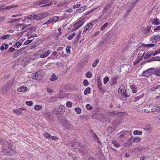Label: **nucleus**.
I'll return each mask as SVG.
<instances>
[{"label":"nucleus","instance_id":"1","mask_svg":"<svg viewBox=\"0 0 160 160\" xmlns=\"http://www.w3.org/2000/svg\"><path fill=\"white\" fill-rule=\"evenodd\" d=\"M2 140H0V142H1V145L2 150L6 154L9 153L10 155H12L15 153V151L13 150H11L10 147H9V143L6 141L4 140L2 143Z\"/></svg>","mask_w":160,"mask_h":160},{"label":"nucleus","instance_id":"2","mask_svg":"<svg viewBox=\"0 0 160 160\" xmlns=\"http://www.w3.org/2000/svg\"><path fill=\"white\" fill-rule=\"evenodd\" d=\"M65 107L63 105H60L58 108H55L53 110V112L56 114H61L65 111Z\"/></svg>","mask_w":160,"mask_h":160},{"label":"nucleus","instance_id":"3","mask_svg":"<svg viewBox=\"0 0 160 160\" xmlns=\"http://www.w3.org/2000/svg\"><path fill=\"white\" fill-rule=\"evenodd\" d=\"M111 6L112 5L111 3H108L105 7L104 9L102 11V13L101 14V15L99 16V18H101L102 16H103L104 13L108 11L109 9L111 8Z\"/></svg>","mask_w":160,"mask_h":160},{"label":"nucleus","instance_id":"4","mask_svg":"<svg viewBox=\"0 0 160 160\" xmlns=\"http://www.w3.org/2000/svg\"><path fill=\"white\" fill-rule=\"evenodd\" d=\"M150 40L153 43H156L160 40V35H155L152 36L150 38Z\"/></svg>","mask_w":160,"mask_h":160},{"label":"nucleus","instance_id":"5","mask_svg":"<svg viewBox=\"0 0 160 160\" xmlns=\"http://www.w3.org/2000/svg\"><path fill=\"white\" fill-rule=\"evenodd\" d=\"M48 15L47 13H40L37 15H35V20H38L43 18H44Z\"/></svg>","mask_w":160,"mask_h":160},{"label":"nucleus","instance_id":"6","mask_svg":"<svg viewBox=\"0 0 160 160\" xmlns=\"http://www.w3.org/2000/svg\"><path fill=\"white\" fill-rule=\"evenodd\" d=\"M85 22L83 20H81L78 21L74 24V30H76L80 28L84 23Z\"/></svg>","mask_w":160,"mask_h":160},{"label":"nucleus","instance_id":"7","mask_svg":"<svg viewBox=\"0 0 160 160\" xmlns=\"http://www.w3.org/2000/svg\"><path fill=\"white\" fill-rule=\"evenodd\" d=\"M12 84L9 82L7 83L6 84L2 89V91L3 93L5 92L12 86Z\"/></svg>","mask_w":160,"mask_h":160},{"label":"nucleus","instance_id":"8","mask_svg":"<svg viewBox=\"0 0 160 160\" xmlns=\"http://www.w3.org/2000/svg\"><path fill=\"white\" fill-rule=\"evenodd\" d=\"M151 20L152 24L153 25H158L160 24V21L157 18H154L153 19L152 18V20L151 19Z\"/></svg>","mask_w":160,"mask_h":160},{"label":"nucleus","instance_id":"9","mask_svg":"<svg viewBox=\"0 0 160 160\" xmlns=\"http://www.w3.org/2000/svg\"><path fill=\"white\" fill-rule=\"evenodd\" d=\"M58 19V17L54 16L50 18L49 20H48L47 22V23L48 24L50 22H55L57 21Z\"/></svg>","mask_w":160,"mask_h":160},{"label":"nucleus","instance_id":"10","mask_svg":"<svg viewBox=\"0 0 160 160\" xmlns=\"http://www.w3.org/2000/svg\"><path fill=\"white\" fill-rule=\"evenodd\" d=\"M87 9L86 7H82L79 9L77 10L74 12L75 14H77L78 12L81 13Z\"/></svg>","mask_w":160,"mask_h":160},{"label":"nucleus","instance_id":"11","mask_svg":"<svg viewBox=\"0 0 160 160\" xmlns=\"http://www.w3.org/2000/svg\"><path fill=\"white\" fill-rule=\"evenodd\" d=\"M28 89V88L24 86H22L18 89V91L19 92H26Z\"/></svg>","mask_w":160,"mask_h":160},{"label":"nucleus","instance_id":"12","mask_svg":"<svg viewBox=\"0 0 160 160\" xmlns=\"http://www.w3.org/2000/svg\"><path fill=\"white\" fill-rule=\"evenodd\" d=\"M125 86L124 85H122L119 87L118 92L119 94H122L125 91Z\"/></svg>","mask_w":160,"mask_h":160},{"label":"nucleus","instance_id":"13","mask_svg":"<svg viewBox=\"0 0 160 160\" xmlns=\"http://www.w3.org/2000/svg\"><path fill=\"white\" fill-rule=\"evenodd\" d=\"M50 52L49 50H47L44 53L41 54L40 57L41 58H44L48 56L50 54Z\"/></svg>","mask_w":160,"mask_h":160},{"label":"nucleus","instance_id":"14","mask_svg":"<svg viewBox=\"0 0 160 160\" xmlns=\"http://www.w3.org/2000/svg\"><path fill=\"white\" fill-rule=\"evenodd\" d=\"M154 74L157 76L160 77V68H155L154 71Z\"/></svg>","mask_w":160,"mask_h":160},{"label":"nucleus","instance_id":"15","mask_svg":"<svg viewBox=\"0 0 160 160\" xmlns=\"http://www.w3.org/2000/svg\"><path fill=\"white\" fill-rule=\"evenodd\" d=\"M118 79V78L117 76H113L111 79L112 84V85H114L116 83Z\"/></svg>","mask_w":160,"mask_h":160},{"label":"nucleus","instance_id":"16","mask_svg":"<svg viewBox=\"0 0 160 160\" xmlns=\"http://www.w3.org/2000/svg\"><path fill=\"white\" fill-rule=\"evenodd\" d=\"M93 24L92 23H88L87 24V25L84 27L89 32H90V30L91 28L93 27Z\"/></svg>","mask_w":160,"mask_h":160},{"label":"nucleus","instance_id":"17","mask_svg":"<svg viewBox=\"0 0 160 160\" xmlns=\"http://www.w3.org/2000/svg\"><path fill=\"white\" fill-rule=\"evenodd\" d=\"M9 45L8 44H2L0 47V50L1 51L6 50L8 48Z\"/></svg>","mask_w":160,"mask_h":160},{"label":"nucleus","instance_id":"18","mask_svg":"<svg viewBox=\"0 0 160 160\" xmlns=\"http://www.w3.org/2000/svg\"><path fill=\"white\" fill-rule=\"evenodd\" d=\"M58 77L56 75L53 74L51 76V78L50 79V80L51 82H53L55 81L58 79Z\"/></svg>","mask_w":160,"mask_h":160},{"label":"nucleus","instance_id":"19","mask_svg":"<svg viewBox=\"0 0 160 160\" xmlns=\"http://www.w3.org/2000/svg\"><path fill=\"white\" fill-rule=\"evenodd\" d=\"M22 108H21L18 109H15L13 110V112L17 115H20L22 113V112L21 111V109Z\"/></svg>","mask_w":160,"mask_h":160},{"label":"nucleus","instance_id":"20","mask_svg":"<svg viewBox=\"0 0 160 160\" xmlns=\"http://www.w3.org/2000/svg\"><path fill=\"white\" fill-rule=\"evenodd\" d=\"M38 73H39V72H38L32 74V78L33 79L37 80L39 74Z\"/></svg>","mask_w":160,"mask_h":160},{"label":"nucleus","instance_id":"21","mask_svg":"<svg viewBox=\"0 0 160 160\" xmlns=\"http://www.w3.org/2000/svg\"><path fill=\"white\" fill-rule=\"evenodd\" d=\"M142 75V76L147 78L149 77L150 75L149 73L148 72V71L147 70L143 71Z\"/></svg>","mask_w":160,"mask_h":160},{"label":"nucleus","instance_id":"22","mask_svg":"<svg viewBox=\"0 0 160 160\" xmlns=\"http://www.w3.org/2000/svg\"><path fill=\"white\" fill-rule=\"evenodd\" d=\"M27 19L30 20H35V14L29 15L27 17H25V20H27Z\"/></svg>","mask_w":160,"mask_h":160},{"label":"nucleus","instance_id":"23","mask_svg":"<svg viewBox=\"0 0 160 160\" xmlns=\"http://www.w3.org/2000/svg\"><path fill=\"white\" fill-rule=\"evenodd\" d=\"M142 46H144V47L145 48H150L154 46H155V45L153 44H142Z\"/></svg>","mask_w":160,"mask_h":160},{"label":"nucleus","instance_id":"24","mask_svg":"<svg viewBox=\"0 0 160 160\" xmlns=\"http://www.w3.org/2000/svg\"><path fill=\"white\" fill-rule=\"evenodd\" d=\"M91 88L90 87H88L84 90V94L85 95L89 94L90 92Z\"/></svg>","mask_w":160,"mask_h":160},{"label":"nucleus","instance_id":"25","mask_svg":"<svg viewBox=\"0 0 160 160\" xmlns=\"http://www.w3.org/2000/svg\"><path fill=\"white\" fill-rule=\"evenodd\" d=\"M142 133V131L138 130H136L134 131L133 133L135 135H141Z\"/></svg>","mask_w":160,"mask_h":160},{"label":"nucleus","instance_id":"26","mask_svg":"<svg viewBox=\"0 0 160 160\" xmlns=\"http://www.w3.org/2000/svg\"><path fill=\"white\" fill-rule=\"evenodd\" d=\"M63 125L65 128L67 129H69L71 127V125L69 123L67 122H66L64 123Z\"/></svg>","mask_w":160,"mask_h":160},{"label":"nucleus","instance_id":"27","mask_svg":"<svg viewBox=\"0 0 160 160\" xmlns=\"http://www.w3.org/2000/svg\"><path fill=\"white\" fill-rule=\"evenodd\" d=\"M26 28V27L24 25H19L18 26V31H21L22 30H23L25 28Z\"/></svg>","mask_w":160,"mask_h":160},{"label":"nucleus","instance_id":"28","mask_svg":"<svg viewBox=\"0 0 160 160\" xmlns=\"http://www.w3.org/2000/svg\"><path fill=\"white\" fill-rule=\"evenodd\" d=\"M141 140V138L138 137H136L133 138V142L138 143Z\"/></svg>","mask_w":160,"mask_h":160},{"label":"nucleus","instance_id":"29","mask_svg":"<svg viewBox=\"0 0 160 160\" xmlns=\"http://www.w3.org/2000/svg\"><path fill=\"white\" fill-rule=\"evenodd\" d=\"M124 96L126 98L130 97L131 96V94L129 92H127L126 90L123 93Z\"/></svg>","mask_w":160,"mask_h":160},{"label":"nucleus","instance_id":"30","mask_svg":"<svg viewBox=\"0 0 160 160\" xmlns=\"http://www.w3.org/2000/svg\"><path fill=\"white\" fill-rule=\"evenodd\" d=\"M109 25L108 23H105L102 26L101 28V30L102 31L104 30L105 29L106 27H108Z\"/></svg>","mask_w":160,"mask_h":160},{"label":"nucleus","instance_id":"31","mask_svg":"<svg viewBox=\"0 0 160 160\" xmlns=\"http://www.w3.org/2000/svg\"><path fill=\"white\" fill-rule=\"evenodd\" d=\"M131 88L134 93H136L137 91V88L134 85H132L131 87Z\"/></svg>","mask_w":160,"mask_h":160},{"label":"nucleus","instance_id":"32","mask_svg":"<svg viewBox=\"0 0 160 160\" xmlns=\"http://www.w3.org/2000/svg\"><path fill=\"white\" fill-rule=\"evenodd\" d=\"M42 108V107L40 105H36L34 107V109L37 111L40 110Z\"/></svg>","mask_w":160,"mask_h":160},{"label":"nucleus","instance_id":"33","mask_svg":"<svg viewBox=\"0 0 160 160\" xmlns=\"http://www.w3.org/2000/svg\"><path fill=\"white\" fill-rule=\"evenodd\" d=\"M90 32L87 30L86 28H84L83 30V32L82 33V35L83 36H86L88 35Z\"/></svg>","mask_w":160,"mask_h":160},{"label":"nucleus","instance_id":"34","mask_svg":"<svg viewBox=\"0 0 160 160\" xmlns=\"http://www.w3.org/2000/svg\"><path fill=\"white\" fill-rule=\"evenodd\" d=\"M110 14V13H104L103 15L104 16L102 18V20H106L108 18Z\"/></svg>","mask_w":160,"mask_h":160},{"label":"nucleus","instance_id":"35","mask_svg":"<svg viewBox=\"0 0 160 160\" xmlns=\"http://www.w3.org/2000/svg\"><path fill=\"white\" fill-rule=\"evenodd\" d=\"M99 62V60L98 59H97L94 61L92 63V66L93 67H95L98 64Z\"/></svg>","mask_w":160,"mask_h":160},{"label":"nucleus","instance_id":"36","mask_svg":"<svg viewBox=\"0 0 160 160\" xmlns=\"http://www.w3.org/2000/svg\"><path fill=\"white\" fill-rule=\"evenodd\" d=\"M152 54V53L151 52H148L144 56V59H148L149 57L151 56Z\"/></svg>","mask_w":160,"mask_h":160},{"label":"nucleus","instance_id":"37","mask_svg":"<svg viewBox=\"0 0 160 160\" xmlns=\"http://www.w3.org/2000/svg\"><path fill=\"white\" fill-rule=\"evenodd\" d=\"M44 136L47 138L50 139L51 136L47 132H45L44 134Z\"/></svg>","mask_w":160,"mask_h":160},{"label":"nucleus","instance_id":"38","mask_svg":"<svg viewBox=\"0 0 160 160\" xmlns=\"http://www.w3.org/2000/svg\"><path fill=\"white\" fill-rule=\"evenodd\" d=\"M66 106L68 108H70L72 106V103L70 101H68L66 104Z\"/></svg>","mask_w":160,"mask_h":160},{"label":"nucleus","instance_id":"39","mask_svg":"<svg viewBox=\"0 0 160 160\" xmlns=\"http://www.w3.org/2000/svg\"><path fill=\"white\" fill-rule=\"evenodd\" d=\"M86 76L87 78H90L92 76V74L90 72L88 71L86 73Z\"/></svg>","mask_w":160,"mask_h":160},{"label":"nucleus","instance_id":"40","mask_svg":"<svg viewBox=\"0 0 160 160\" xmlns=\"http://www.w3.org/2000/svg\"><path fill=\"white\" fill-rule=\"evenodd\" d=\"M155 68H151L148 69L147 71H148V72L150 74H151L152 73L154 74V71Z\"/></svg>","mask_w":160,"mask_h":160},{"label":"nucleus","instance_id":"41","mask_svg":"<svg viewBox=\"0 0 160 160\" xmlns=\"http://www.w3.org/2000/svg\"><path fill=\"white\" fill-rule=\"evenodd\" d=\"M144 95V94H142L138 96H137V97H136L135 98V100H139V99L142 98V97H143Z\"/></svg>","mask_w":160,"mask_h":160},{"label":"nucleus","instance_id":"42","mask_svg":"<svg viewBox=\"0 0 160 160\" xmlns=\"http://www.w3.org/2000/svg\"><path fill=\"white\" fill-rule=\"evenodd\" d=\"M109 78L108 77L106 76L103 79V83L105 84H106L109 81Z\"/></svg>","mask_w":160,"mask_h":160},{"label":"nucleus","instance_id":"43","mask_svg":"<svg viewBox=\"0 0 160 160\" xmlns=\"http://www.w3.org/2000/svg\"><path fill=\"white\" fill-rule=\"evenodd\" d=\"M112 143L114 145V146L117 148H118L120 146L119 144L116 141H112Z\"/></svg>","mask_w":160,"mask_h":160},{"label":"nucleus","instance_id":"44","mask_svg":"<svg viewBox=\"0 0 160 160\" xmlns=\"http://www.w3.org/2000/svg\"><path fill=\"white\" fill-rule=\"evenodd\" d=\"M21 45V44L19 42H17L14 46V47L15 48H19Z\"/></svg>","mask_w":160,"mask_h":160},{"label":"nucleus","instance_id":"45","mask_svg":"<svg viewBox=\"0 0 160 160\" xmlns=\"http://www.w3.org/2000/svg\"><path fill=\"white\" fill-rule=\"evenodd\" d=\"M75 110L78 114H79L81 113V109L78 107L76 108L75 109Z\"/></svg>","mask_w":160,"mask_h":160},{"label":"nucleus","instance_id":"46","mask_svg":"<svg viewBox=\"0 0 160 160\" xmlns=\"http://www.w3.org/2000/svg\"><path fill=\"white\" fill-rule=\"evenodd\" d=\"M53 2H50V3H49L48 4H44V5H43L42 6H41L40 7H48V6H51L53 4Z\"/></svg>","mask_w":160,"mask_h":160},{"label":"nucleus","instance_id":"47","mask_svg":"<svg viewBox=\"0 0 160 160\" xmlns=\"http://www.w3.org/2000/svg\"><path fill=\"white\" fill-rule=\"evenodd\" d=\"M9 36V35H7L2 36L0 37V39H5L8 38Z\"/></svg>","mask_w":160,"mask_h":160},{"label":"nucleus","instance_id":"48","mask_svg":"<svg viewBox=\"0 0 160 160\" xmlns=\"http://www.w3.org/2000/svg\"><path fill=\"white\" fill-rule=\"evenodd\" d=\"M44 52L42 50H40L39 51L35 53V55L37 57L38 56H39L41 54Z\"/></svg>","mask_w":160,"mask_h":160},{"label":"nucleus","instance_id":"49","mask_svg":"<svg viewBox=\"0 0 160 160\" xmlns=\"http://www.w3.org/2000/svg\"><path fill=\"white\" fill-rule=\"evenodd\" d=\"M75 35L76 33H74L72 34L69 36L68 37V38L69 40H72Z\"/></svg>","mask_w":160,"mask_h":160},{"label":"nucleus","instance_id":"50","mask_svg":"<svg viewBox=\"0 0 160 160\" xmlns=\"http://www.w3.org/2000/svg\"><path fill=\"white\" fill-rule=\"evenodd\" d=\"M14 7V6H12V5L9 6H7L4 8H3L2 9L3 10H7V9H11V8H13Z\"/></svg>","mask_w":160,"mask_h":160},{"label":"nucleus","instance_id":"51","mask_svg":"<svg viewBox=\"0 0 160 160\" xmlns=\"http://www.w3.org/2000/svg\"><path fill=\"white\" fill-rule=\"evenodd\" d=\"M70 49H71V47L70 46H68L67 47L66 49V51L67 52L68 54H69L70 53Z\"/></svg>","mask_w":160,"mask_h":160},{"label":"nucleus","instance_id":"52","mask_svg":"<svg viewBox=\"0 0 160 160\" xmlns=\"http://www.w3.org/2000/svg\"><path fill=\"white\" fill-rule=\"evenodd\" d=\"M153 61H160V57L156 56L152 57Z\"/></svg>","mask_w":160,"mask_h":160},{"label":"nucleus","instance_id":"53","mask_svg":"<svg viewBox=\"0 0 160 160\" xmlns=\"http://www.w3.org/2000/svg\"><path fill=\"white\" fill-rule=\"evenodd\" d=\"M32 41V40H27L25 42L24 44L25 45H28L31 43Z\"/></svg>","mask_w":160,"mask_h":160},{"label":"nucleus","instance_id":"54","mask_svg":"<svg viewBox=\"0 0 160 160\" xmlns=\"http://www.w3.org/2000/svg\"><path fill=\"white\" fill-rule=\"evenodd\" d=\"M160 88V85H158V86H155L153 87L151 89L152 90H155L156 89H159Z\"/></svg>","mask_w":160,"mask_h":160},{"label":"nucleus","instance_id":"55","mask_svg":"<svg viewBox=\"0 0 160 160\" xmlns=\"http://www.w3.org/2000/svg\"><path fill=\"white\" fill-rule=\"evenodd\" d=\"M86 108L88 110H90L92 109V107L89 104L86 105Z\"/></svg>","mask_w":160,"mask_h":160},{"label":"nucleus","instance_id":"56","mask_svg":"<svg viewBox=\"0 0 160 160\" xmlns=\"http://www.w3.org/2000/svg\"><path fill=\"white\" fill-rule=\"evenodd\" d=\"M26 105L28 106H31L33 104V102L31 101H27L25 102Z\"/></svg>","mask_w":160,"mask_h":160},{"label":"nucleus","instance_id":"57","mask_svg":"<svg viewBox=\"0 0 160 160\" xmlns=\"http://www.w3.org/2000/svg\"><path fill=\"white\" fill-rule=\"evenodd\" d=\"M89 84V82L87 80H85L83 82V84L85 86H88Z\"/></svg>","mask_w":160,"mask_h":160},{"label":"nucleus","instance_id":"58","mask_svg":"<svg viewBox=\"0 0 160 160\" xmlns=\"http://www.w3.org/2000/svg\"><path fill=\"white\" fill-rule=\"evenodd\" d=\"M51 139L57 141L58 139V138L56 136H51Z\"/></svg>","mask_w":160,"mask_h":160},{"label":"nucleus","instance_id":"59","mask_svg":"<svg viewBox=\"0 0 160 160\" xmlns=\"http://www.w3.org/2000/svg\"><path fill=\"white\" fill-rule=\"evenodd\" d=\"M150 28H147L146 30H145L144 32V34H146L150 32Z\"/></svg>","mask_w":160,"mask_h":160},{"label":"nucleus","instance_id":"60","mask_svg":"<svg viewBox=\"0 0 160 160\" xmlns=\"http://www.w3.org/2000/svg\"><path fill=\"white\" fill-rule=\"evenodd\" d=\"M132 142V138H130L128 141L126 143L127 144H128L129 145V146H130L132 145V144H130V143H131Z\"/></svg>","mask_w":160,"mask_h":160},{"label":"nucleus","instance_id":"61","mask_svg":"<svg viewBox=\"0 0 160 160\" xmlns=\"http://www.w3.org/2000/svg\"><path fill=\"white\" fill-rule=\"evenodd\" d=\"M48 0H44L43 1H41L40 2L39 4H44L47 3L48 2L47 1Z\"/></svg>","mask_w":160,"mask_h":160},{"label":"nucleus","instance_id":"62","mask_svg":"<svg viewBox=\"0 0 160 160\" xmlns=\"http://www.w3.org/2000/svg\"><path fill=\"white\" fill-rule=\"evenodd\" d=\"M47 92L49 93L51 92H53V90L50 88H47Z\"/></svg>","mask_w":160,"mask_h":160},{"label":"nucleus","instance_id":"63","mask_svg":"<svg viewBox=\"0 0 160 160\" xmlns=\"http://www.w3.org/2000/svg\"><path fill=\"white\" fill-rule=\"evenodd\" d=\"M80 4H79V3H78L77 4H76V5H75L73 6V8H78L79 7H80Z\"/></svg>","mask_w":160,"mask_h":160},{"label":"nucleus","instance_id":"64","mask_svg":"<svg viewBox=\"0 0 160 160\" xmlns=\"http://www.w3.org/2000/svg\"><path fill=\"white\" fill-rule=\"evenodd\" d=\"M66 11L67 12L69 13H71L73 11L72 10L71 8H69L67 9L66 10Z\"/></svg>","mask_w":160,"mask_h":160}]
</instances>
